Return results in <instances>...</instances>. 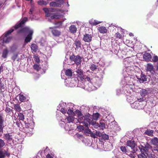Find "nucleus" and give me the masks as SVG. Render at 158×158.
<instances>
[{"label":"nucleus","instance_id":"1","mask_svg":"<svg viewBox=\"0 0 158 158\" xmlns=\"http://www.w3.org/2000/svg\"><path fill=\"white\" fill-rule=\"evenodd\" d=\"M27 18L26 17H24L22 20L19 23H17L14 27V29H11L6 32L4 34L5 37H7L8 35L10 34L11 33L13 32L14 30H16L19 28H21L18 30L17 32L18 34L22 32H25L26 31L27 28L25 27L22 28L23 26L25 23L27 21Z\"/></svg>","mask_w":158,"mask_h":158},{"label":"nucleus","instance_id":"2","mask_svg":"<svg viewBox=\"0 0 158 158\" xmlns=\"http://www.w3.org/2000/svg\"><path fill=\"white\" fill-rule=\"evenodd\" d=\"M77 113L79 118L77 121L79 123H83L84 124V126L85 127L89 126L90 127H90V126L94 120L89 114H88L85 115L84 117L80 111L78 110L77 111Z\"/></svg>","mask_w":158,"mask_h":158},{"label":"nucleus","instance_id":"3","mask_svg":"<svg viewBox=\"0 0 158 158\" xmlns=\"http://www.w3.org/2000/svg\"><path fill=\"white\" fill-rule=\"evenodd\" d=\"M139 148L141 152H144L147 155H149L152 154L153 152V150L158 151L157 148H155L153 149L151 146L148 143H147L144 146L141 145L139 147Z\"/></svg>","mask_w":158,"mask_h":158},{"label":"nucleus","instance_id":"4","mask_svg":"<svg viewBox=\"0 0 158 158\" xmlns=\"http://www.w3.org/2000/svg\"><path fill=\"white\" fill-rule=\"evenodd\" d=\"M129 156L131 158H135L136 154V152L137 150V144L134 141L129 140Z\"/></svg>","mask_w":158,"mask_h":158},{"label":"nucleus","instance_id":"5","mask_svg":"<svg viewBox=\"0 0 158 158\" xmlns=\"http://www.w3.org/2000/svg\"><path fill=\"white\" fill-rule=\"evenodd\" d=\"M69 59L71 61H74L77 65L81 64V57L79 56H75L73 54L70 56Z\"/></svg>","mask_w":158,"mask_h":158},{"label":"nucleus","instance_id":"6","mask_svg":"<svg viewBox=\"0 0 158 158\" xmlns=\"http://www.w3.org/2000/svg\"><path fill=\"white\" fill-rule=\"evenodd\" d=\"M49 28L52 29L51 32L53 35L54 36L58 37L60 35L61 32L60 31L56 29L55 27H50Z\"/></svg>","mask_w":158,"mask_h":158},{"label":"nucleus","instance_id":"7","mask_svg":"<svg viewBox=\"0 0 158 158\" xmlns=\"http://www.w3.org/2000/svg\"><path fill=\"white\" fill-rule=\"evenodd\" d=\"M4 121L2 116L0 115V136H2V135L3 129L4 127L3 125Z\"/></svg>","mask_w":158,"mask_h":158},{"label":"nucleus","instance_id":"8","mask_svg":"<svg viewBox=\"0 0 158 158\" xmlns=\"http://www.w3.org/2000/svg\"><path fill=\"white\" fill-rule=\"evenodd\" d=\"M29 33L27 36L26 37L25 39V42L26 43L30 42L32 39V36L33 33V31L32 30H29L28 31Z\"/></svg>","mask_w":158,"mask_h":158},{"label":"nucleus","instance_id":"9","mask_svg":"<svg viewBox=\"0 0 158 158\" xmlns=\"http://www.w3.org/2000/svg\"><path fill=\"white\" fill-rule=\"evenodd\" d=\"M92 36L91 35L88 34H85L84 35L83 40L84 41L87 42H89L92 40Z\"/></svg>","mask_w":158,"mask_h":158},{"label":"nucleus","instance_id":"10","mask_svg":"<svg viewBox=\"0 0 158 158\" xmlns=\"http://www.w3.org/2000/svg\"><path fill=\"white\" fill-rule=\"evenodd\" d=\"M139 82L141 83H143L144 82L147 81V76L143 74L142 73L140 75V77H137Z\"/></svg>","mask_w":158,"mask_h":158},{"label":"nucleus","instance_id":"11","mask_svg":"<svg viewBox=\"0 0 158 158\" xmlns=\"http://www.w3.org/2000/svg\"><path fill=\"white\" fill-rule=\"evenodd\" d=\"M143 59L147 61H148L151 60L152 58L151 55L148 53H145L143 56Z\"/></svg>","mask_w":158,"mask_h":158},{"label":"nucleus","instance_id":"12","mask_svg":"<svg viewBox=\"0 0 158 158\" xmlns=\"http://www.w3.org/2000/svg\"><path fill=\"white\" fill-rule=\"evenodd\" d=\"M76 72L77 73V77L81 81L83 76H85L83 74V71L80 69H78L77 70Z\"/></svg>","mask_w":158,"mask_h":158},{"label":"nucleus","instance_id":"13","mask_svg":"<svg viewBox=\"0 0 158 158\" xmlns=\"http://www.w3.org/2000/svg\"><path fill=\"white\" fill-rule=\"evenodd\" d=\"M69 31L72 34H74L77 32V28L76 26L74 25H71L69 27Z\"/></svg>","mask_w":158,"mask_h":158},{"label":"nucleus","instance_id":"14","mask_svg":"<svg viewBox=\"0 0 158 158\" xmlns=\"http://www.w3.org/2000/svg\"><path fill=\"white\" fill-rule=\"evenodd\" d=\"M69 123H75V120H77L75 118L73 117L72 115H69L66 118Z\"/></svg>","mask_w":158,"mask_h":158},{"label":"nucleus","instance_id":"15","mask_svg":"<svg viewBox=\"0 0 158 158\" xmlns=\"http://www.w3.org/2000/svg\"><path fill=\"white\" fill-rule=\"evenodd\" d=\"M9 51L7 48L4 49L2 51V56L4 58H6L7 57Z\"/></svg>","mask_w":158,"mask_h":158},{"label":"nucleus","instance_id":"16","mask_svg":"<svg viewBox=\"0 0 158 158\" xmlns=\"http://www.w3.org/2000/svg\"><path fill=\"white\" fill-rule=\"evenodd\" d=\"M153 130L147 129L145 131L144 133V134L145 135H147L149 136L152 137L153 136Z\"/></svg>","mask_w":158,"mask_h":158},{"label":"nucleus","instance_id":"17","mask_svg":"<svg viewBox=\"0 0 158 158\" xmlns=\"http://www.w3.org/2000/svg\"><path fill=\"white\" fill-rule=\"evenodd\" d=\"M61 15L60 13H56L53 14L51 16V19H59L61 17Z\"/></svg>","mask_w":158,"mask_h":158},{"label":"nucleus","instance_id":"18","mask_svg":"<svg viewBox=\"0 0 158 158\" xmlns=\"http://www.w3.org/2000/svg\"><path fill=\"white\" fill-rule=\"evenodd\" d=\"M151 143L156 146H158V138L157 137H154L151 140Z\"/></svg>","mask_w":158,"mask_h":158},{"label":"nucleus","instance_id":"19","mask_svg":"<svg viewBox=\"0 0 158 158\" xmlns=\"http://www.w3.org/2000/svg\"><path fill=\"white\" fill-rule=\"evenodd\" d=\"M99 32L101 33H106L107 32V30L106 28L103 26H101L98 27Z\"/></svg>","mask_w":158,"mask_h":158},{"label":"nucleus","instance_id":"20","mask_svg":"<svg viewBox=\"0 0 158 158\" xmlns=\"http://www.w3.org/2000/svg\"><path fill=\"white\" fill-rule=\"evenodd\" d=\"M49 5L51 6L55 7H60L61 6L60 4L54 2H51L50 3Z\"/></svg>","mask_w":158,"mask_h":158},{"label":"nucleus","instance_id":"21","mask_svg":"<svg viewBox=\"0 0 158 158\" xmlns=\"http://www.w3.org/2000/svg\"><path fill=\"white\" fill-rule=\"evenodd\" d=\"M101 23V22L100 21L93 19H91L89 21V23L94 26H96Z\"/></svg>","mask_w":158,"mask_h":158},{"label":"nucleus","instance_id":"22","mask_svg":"<svg viewBox=\"0 0 158 158\" xmlns=\"http://www.w3.org/2000/svg\"><path fill=\"white\" fill-rule=\"evenodd\" d=\"M24 131L27 134L31 135L33 133V128L32 127L29 128H25L24 129Z\"/></svg>","mask_w":158,"mask_h":158},{"label":"nucleus","instance_id":"23","mask_svg":"<svg viewBox=\"0 0 158 158\" xmlns=\"http://www.w3.org/2000/svg\"><path fill=\"white\" fill-rule=\"evenodd\" d=\"M18 96L19 97V100L20 102H22L26 100L27 98L23 94H20L18 95Z\"/></svg>","mask_w":158,"mask_h":158},{"label":"nucleus","instance_id":"24","mask_svg":"<svg viewBox=\"0 0 158 158\" xmlns=\"http://www.w3.org/2000/svg\"><path fill=\"white\" fill-rule=\"evenodd\" d=\"M140 93L141 96L144 97L148 94V92L146 89H142L140 91Z\"/></svg>","mask_w":158,"mask_h":158},{"label":"nucleus","instance_id":"25","mask_svg":"<svg viewBox=\"0 0 158 158\" xmlns=\"http://www.w3.org/2000/svg\"><path fill=\"white\" fill-rule=\"evenodd\" d=\"M153 66L152 64H148L147 67V71H149L151 72L153 71Z\"/></svg>","mask_w":158,"mask_h":158},{"label":"nucleus","instance_id":"26","mask_svg":"<svg viewBox=\"0 0 158 158\" xmlns=\"http://www.w3.org/2000/svg\"><path fill=\"white\" fill-rule=\"evenodd\" d=\"M74 44L76 47V48L78 49L81 47V43L79 40H76L74 41Z\"/></svg>","mask_w":158,"mask_h":158},{"label":"nucleus","instance_id":"27","mask_svg":"<svg viewBox=\"0 0 158 158\" xmlns=\"http://www.w3.org/2000/svg\"><path fill=\"white\" fill-rule=\"evenodd\" d=\"M31 48L32 51L36 52L38 49V47L36 44H31Z\"/></svg>","mask_w":158,"mask_h":158},{"label":"nucleus","instance_id":"28","mask_svg":"<svg viewBox=\"0 0 158 158\" xmlns=\"http://www.w3.org/2000/svg\"><path fill=\"white\" fill-rule=\"evenodd\" d=\"M65 74L69 77H71L72 76V70L69 69H67L65 72Z\"/></svg>","mask_w":158,"mask_h":158},{"label":"nucleus","instance_id":"29","mask_svg":"<svg viewBox=\"0 0 158 158\" xmlns=\"http://www.w3.org/2000/svg\"><path fill=\"white\" fill-rule=\"evenodd\" d=\"M99 124V127H100L101 129L103 130L106 128V125L105 123L103 121H101L100 122Z\"/></svg>","mask_w":158,"mask_h":158},{"label":"nucleus","instance_id":"30","mask_svg":"<svg viewBox=\"0 0 158 158\" xmlns=\"http://www.w3.org/2000/svg\"><path fill=\"white\" fill-rule=\"evenodd\" d=\"M54 24L56 26V27L59 28L61 27L63 24V22L61 21L55 22Z\"/></svg>","mask_w":158,"mask_h":158},{"label":"nucleus","instance_id":"31","mask_svg":"<svg viewBox=\"0 0 158 158\" xmlns=\"http://www.w3.org/2000/svg\"><path fill=\"white\" fill-rule=\"evenodd\" d=\"M87 81L89 82H90L91 80L89 77H88L87 76L85 75L83 76V78L81 80V81L82 82H83L84 81Z\"/></svg>","mask_w":158,"mask_h":158},{"label":"nucleus","instance_id":"32","mask_svg":"<svg viewBox=\"0 0 158 158\" xmlns=\"http://www.w3.org/2000/svg\"><path fill=\"white\" fill-rule=\"evenodd\" d=\"M100 115V114L98 113H95L92 116V118L93 120H96L99 118Z\"/></svg>","mask_w":158,"mask_h":158},{"label":"nucleus","instance_id":"33","mask_svg":"<svg viewBox=\"0 0 158 158\" xmlns=\"http://www.w3.org/2000/svg\"><path fill=\"white\" fill-rule=\"evenodd\" d=\"M131 51L130 49H129V50L130 51H129V54H131V56H129V58L131 57L134 56L135 54V52L134 49L132 48V47H131Z\"/></svg>","mask_w":158,"mask_h":158},{"label":"nucleus","instance_id":"34","mask_svg":"<svg viewBox=\"0 0 158 158\" xmlns=\"http://www.w3.org/2000/svg\"><path fill=\"white\" fill-rule=\"evenodd\" d=\"M38 4L40 5H46L48 2L43 0H40L38 2Z\"/></svg>","mask_w":158,"mask_h":158},{"label":"nucleus","instance_id":"35","mask_svg":"<svg viewBox=\"0 0 158 158\" xmlns=\"http://www.w3.org/2000/svg\"><path fill=\"white\" fill-rule=\"evenodd\" d=\"M146 154L143 152H141V153L138 155V158H147Z\"/></svg>","mask_w":158,"mask_h":158},{"label":"nucleus","instance_id":"36","mask_svg":"<svg viewBox=\"0 0 158 158\" xmlns=\"http://www.w3.org/2000/svg\"><path fill=\"white\" fill-rule=\"evenodd\" d=\"M14 107L15 110L16 111L20 112L21 110V108L20 107V106L19 104H14Z\"/></svg>","mask_w":158,"mask_h":158},{"label":"nucleus","instance_id":"37","mask_svg":"<svg viewBox=\"0 0 158 158\" xmlns=\"http://www.w3.org/2000/svg\"><path fill=\"white\" fill-rule=\"evenodd\" d=\"M91 125L92 126H93L96 129H97L99 127V124L98 123H96L95 121H93V122H92Z\"/></svg>","mask_w":158,"mask_h":158},{"label":"nucleus","instance_id":"38","mask_svg":"<svg viewBox=\"0 0 158 158\" xmlns=\"http://www.w3.org/2000/svg\"><path fill=\"white\" fill-rule=\"evenodd\" d=\"M12 135H10L9 134H6L5 135V137L7 140H11L12 138L11 137Z\"/></svg>","mask_w":158,"mask_h":158},{"label":"nucleus","instance_id":"39","mask_svg":"<svg viewBox=\"0 0 158 158\" xmlns=\"http://www.w3.org/2000/svg\"><path fill=\"white\" fill-rule=\"evenodd\" d=\"M18 117L20 120L23 121L24 119V115L23 113H19L18 114Z\"/></svg>","mask_w":158,"mask_h":158},{"label":"nucleus","instance_id":"40","mask_svg":"<svg viewBox=\"0 0 158 158\" xmlns=\"http://www.w3.org/2000/svg\"><path fill=\"white\" fill-rule=\"evenodd\" d=\"M33 68L37 71H39L41 69L40 66L37 64H34L33 66Z\"/></svg>","mask_w":158,"mask_h":158},{"label":"nucleus","instance_id":"41","mask_svg":"<svg viewBox=\"0 0 158 158\" xmlns=\"http://www.w3.org/2000/svg\"><path fill=\"white\" fill-rule=\"evenodd\" d=\"M129 77H130V78L129 81L132 82H133V80H135V79L136 77H138L137 76H135V75H130V74H129Z\"/></svg>","mask_w":158,"mask_h":158},{"label":"nucleus","instance_id":"42","mask_svg":"<svg viewBox=\"0 0 158 158\" xmlns=\"http://www.w3.org/2000/svg\"><path fill=\"white\" fill-rule=\"evenodd\" d=\"M102 138L104 140H108L109 139V136L108 135L106 134H103L101 135Z\"/></svg>","mask_w":158,"mask_h":158},{"label":"nucleus","instance_id":"43","mask_svg":"<svg viewBox=\"0 0 158 158\" xmlns=\"http://www.w3.org/2000/svg\"><path fill=\"white\" fill-rule=\"evenodd\" d=\"M86 127V128H85L84 130V131L85 133H87L88 134H90L91 133V131L89 128V127L87 126V127Z\"/></svg>","mask_w":158,"mask_h":158},{"label":"nucleus","instance_id":"44","mask_svg":"<svg viewBox=\"0 0 158 158\" xmlns=\"http://www.w3.org/2000/svg\"><path fill=\"white\" fill-rule=\"evenodd\" d=\"M90 68L92 71H94L97 69V66L96 65L93 64L91 65Z\"/></svg>","mask_w":158,"mask_h":158},{"label":"nucleus","instance_id":"45","mask_svg":"<svg viewBox=\"0 0 158 158\" xmlns=\"http://www.w3.org/2000/svg\"><path fill=\"white\" fill-rule=\"evenodd\" d=\"M5 143L4 140L2 139H0V148H2L5 145Z\"/></svg>","mask_w":158,"mask_h":158},{"label":"nucleus","instance_id":"46","mask_svg":"<svg viewBox=\"0 0 158 158\" xmlns=\"http://www.w3.org/2000/svg\"><path fill=\"white\" fill-rule=\"evenodd\" d=\"M45 13H46V16L47 17H49L51 16V13L47 12L46 10H48V9L47 8H44V9Z\"/></svg>","mask_w":158,"mask_h":158},{"label":"nucleus","instance_id":"47","mask_svg":"<svg viewBox=\"0 0 158 158\" xmlns=\"http://www.w3.org/2000/svg\"><path fill=\"white\" fill-rule=\"evenodd\" d=\"M67 113L69 114V115H72L74 114L73 110L70 109L68 110Z\"/></svg>","mask_w":158,"mask_h":158},{"label":"nucleus","instance_id":"48","mask_svg":"<svg viewBox=\"0 0 158 158\" xmlns=\"http://www.w3.org/2000/svg\"><path fill=\"white\" fill-rule=\"evenodd\" d=\"M11 38L12 37H9L6 38V40L4 39L3 41L5 43H7L10 41Z\"/></svg>","mask_w":158,"mask_h":158},{"label":"nucleus","instance_id":"49","mask_svg":"<svg viewBox=\"0 0 158 158\" xmlns=\"http://www.w3.org/2000/svg\"><path fill=\"white\" fill-rule=\"evenodd\" d=\"M152 61L154 62H156L158 61V57L156 56H154L152 59Z\"/></svg>","mask_w":158,"mask_h":158},{"label":"nucleus","instance_id":"50","mask_svg":"<svg viewBox=\"0 0 158 158\" xmlns=\"http://www.w3.org/2000/svg\"><path fill=\"white\" fill-rule=\"evenodd\" d=\"M25 123V128H31L32 127H31V125L30 123H26L25 122H24Z\"/></svg>","mask_w":158,"mask_h":158},{"label":"nucleus","instance_id":"51","mask_svg":"<svg viewBox=\"0 0 158 158\" xmlns=\"http://www.w3.org/2000/svg\"><path fill=\"white\" fill-rule=\"evenodd\" d=\"M115 37L119 39H121L122 37V35L118 32L116 33L115 34Z\"/></svg>","mask_w":158,"mask_h":158},{"label":"nucleus","instance_id":"52","mask_svg":"<svg viewBox=\"0 0 158 158\" xmlns=\"http://www.w3.org/2000/svg\"><path fill=\"white\" fill-rule=\"evenodd\" d=\"M18 56V54L17 53L14 54L12 57V59L14 61H15L16 58H17Z\"/></svg>","mask_w":158,"mask_h":158},{"label":"nucleus","instance_id":"53","mask_svg":"<svg viewBox=\"0 0 158 158\" xmlns=\"http://www.w3.org/2000/svg\"><path fill=\"white\" fill-rule=\"evenodd\" d=\"M124 64L125 65L126 68L128 67V66L127 65L128 64V61L127 58H125L124 60L123 61Z\"/></svg>","mask_w":158,"mask_h":158},{"label":"nucleus","instance_id":"54","mask_svg":"<svg viewBox=\"0 0 158 158\" xmlns=\"http://www.w3.org/2000/svg\"><path fill=\"white\" fill-rule=\"evenodd\" d=\"M34 60L37 63H39L40 61V59L38 56H35L34 57Z\"/></svg>","mask_w":158,"mask_h":158},{"label":"nucleus","instance_id":"55","mask_svg":"<svg viewBox=\"0 0 158 158\" xmlns=\"http://www.w3.org/2000/svg\"><path fill=\"white\" fill-rule=\"evenodd\" d=\"M5 111L7 113L9 114L11 111V109L8 107H6L5 110Z\"/></svg>","mask_w":158,"mask_h":158},{"label":"nucleus","instance_id":"56","mask_svg":"<svg viewBox=\"0 0 158 158\" xmlns=\"http://www.w3.org/2000/svg\"><path fill=\"white\" fill-rule=\"evenodd\" d=\"M5 154L3 153V152L0 150V158H4Z\"/></svg>","mask_w":158,"mask_h":158},{"label":"nucleus","instance_id":"57","mask_svg":"<svg viewBox=\"0 0 158 158\" xmlns=\"http://www.w3.org/2000/svg\"><path fill=\"white\" fill-rule=\"evenodd\" d=\"M121 150L124 152L126 153L127 152V150L125 147H121L120 148Z\"/></svg>","mask_w":158,"mask_h":158},{"label":"nucleus","instance_id":"58","mask_svg":"<svg viewBox=\"0 0 158 158\" xmlns=\"http://www.w3.org/2000/svg\"><path fill=\"white\" fill-rule=\"evenodd\" d=\"M96 135L98 136L99 137H100L101 136L102 134L101 133V132L99 131H96L95 133Z\"/></svg>","mask_w":158,"mask_h":158},{"label":"nucleus","instance_id":"59","mask_svg":"<svg viewBox=\"0 0 158 158\" xmlns=\"http://www.w3.org/2000/svg\"><path fill=\"white\" fill-rule=\"evenodd\" d=\"M90 136L91 137H92L93 138H97V137L96 136L95 134L94 133H93L92 132H91V133H90Z\"/></svg>","mask_w":158,"mask_h":158},{"label":"nucleus","instance_id":"60","mask_svg":"<svg viewBox=\"0 0 158 158\" xmlns=\"http://www.w3.org/2000/svg\"><path fill=\"white\" fill-rule=\"evenodd\" d=\"M60 112L63 114H64L66 113V110L64 108H61L60 110Z\"/></svg>","mask_w":158,"mask_h":158},{"label":"nucleus","instance_id":"61","mask_svg":"<svg viewBox=\"0 0 158 158\" xmlns=\"http://www.w3.org/2000/svg\"><path fill=\"white\" fill-rule=\"evenodd\" d=\"M78 128L81 130H84V127L83 126L81 125H79L78 126Z\"/></svg>","mask_w":158,"mask_h":158},{"label":"nucleus","instance_id":"62","mask_svg":"<svg viewBox=\"0 0 158 158\" xmlns=\"http://www.w3.org/2000/svg\"><path fill=\"white\" fill-rule=\"evenodd\" d=\"M56 1L59 2V4H63L64 2V0H56Z\"/></svg>","mask_w":158,"mask_h":158},{"label":"nucleus","instance_id":"63","mask_svg":"<svg viewBox=\"0 0 158 158\" xmlns=\"http://www.w3.org/2000/svg\"><path fill=\"white\" fill-rule=\"evenodd\" d=\"M34 11V8H31L30 9V10L29 12V13L30 14H32V12Z\"/></svg>","mask_w":158,"mask_h":158},{"label":"nucleus","instance_id":"64","mask_svg":"<svg viewBox=\"0 0 158 158\" xmlns=\"http://www.w3.org/2000/svg\"><path fill=\"white\" fill-rule=\"evenodd\" d=\"M46 158H53L49 154H48L46 156Z\"/></svg>","mask_w":158,"mask_h":158}]
</instances>
